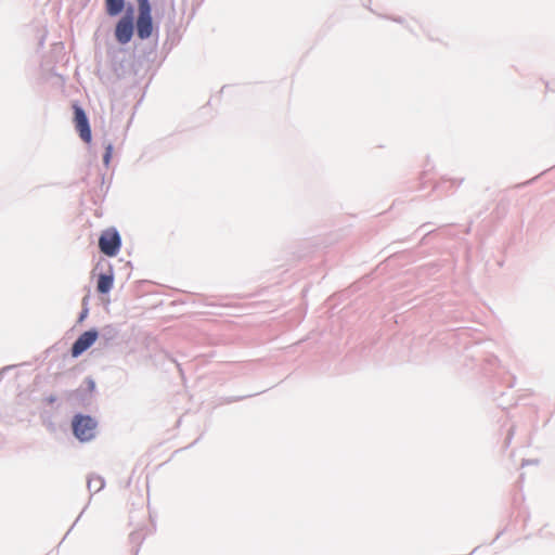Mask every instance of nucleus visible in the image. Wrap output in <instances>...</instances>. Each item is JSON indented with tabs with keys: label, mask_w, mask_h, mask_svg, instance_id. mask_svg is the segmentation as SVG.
<instances>
[{
	"label": "nucleus",
	"mask_w": 555,
	"mask_h": 555,
	"mask_svg": "<svg viewBox=\"0 0 555 555\" xmlns=\"http://www.w3.org/2000/svg\"><path fill=\"white\" fill-rule=\"evenodd\" d=\"M99 247L104 255L115 257L121 247V238L117 230L109 228L103 231L99 238Z\"/></svg>",
	"instance_id": "nucleus-1"
},
{
	"label": "nucleus",
	"mask_w": 555,
	"mask_h": 555,
	"mask_svg": "<svg viewBox=\"0 0 555 555\" xmlns=\"http://www.w3.org/2000/svg\"><path fill=\"white\" fill-rule=\"evenodd\" d=\"M96 423L90 416L77 415L73 420V430L80 441H89L94 438Z\"/></svg>",
	"instance_id": "nucleus-2"
},
{
	"label": "nucleus",
	"mask_w": 555,
	"mask_h": 555,
	"mask_svg": "<svg viewBox=\"0 0 555 555\" xmlns=\"http://www.w3.org/2000/svg\"><path fill=\"white\" fill-rule=\"evenodd\" d=\"M139 5V17L137 21V31L141 39L149 38L152 34V16L149 0H137Z\"/></svg>",
	"instance_id": "nucleus-3"
},
{
	"label": "nucleus",
	"mask_w": 555,
	"mask_h": 555,
	"mask_svg": "<svg viewBox=\"0 0 555 555\" xmlns=\"http://www.w3.org/2000/svg\"><path fill=\"white\" fill-rule=\"evenodd\" d=\"M74 108V121L76 130L79 132L80 138L89 143L91 141V129L85 111L77 104L73 105Z\"/></svg>",
	"instance_id": "nucleus-4"
},
{
	"label": "nucleus",
	"mask_w": 555,
	"mask_h": 555,
	"mask_svg": "<svg viewBox=\"0 0 555 555\" xmlns=\"http://www.w3.org/2000/svg\"><path fill=\"white\" fill-rule=\"evenodd\" d=\"M98 336L99 334L94 330L82 333L72 347V356L74 358L79 357L95 343Z\"/></svg>",
	"instance_id": "nucleus-5"
},
{
	"label": "nucleus",
	"mask_w": 555,
	"mask_h": 555,
	"mask_svg": "<svg viewBox=\"0 0 555 555\" xmlns=\"http://www.w3.org/2000/svg\"><path fill=\"white\" fill-rule=\"evenodd\" d=\"M133 35V23L130 16L122 17L116 25L115 36L118 42L127 43Z\"/></svg>",
	"instance_id": "nucleus-6"
},
{
	"label": "nucleus",
	"mask_w": 555,
	"mask_h": 555,
	"mask_svg": "<svg viewBox=\"0 0 555 555\" xmlns=\"http://www.w3.org/2000/svg\"><path fill=\"white\" fill-rule=\"evenodd\" d=\"M114 279L108 274H101L98 279L96 289L101 294H106L113 288Z\"/></svg>",
	"instance_id": "nucleus-7"
},
{
	"label": "nucleus",
	"mask_w": 555,
	"mask_h": 555,
	"mask_svg": "<svg viewBox=\"0 0 555 555\" xmlns=\"http://www.w3.org/2000/svg\"><path fill=\"white\" fill-rule=\"evenodd\" d=\"M106 12L111 16L119 14L125 5L124 0H105Z\"/></svg>",
	"instance_id": "nucleus-8"
},
{
	"label": "nucleus",
	"mask_w": 555,
	"mask_h": 555,
	"mask_svg": "<svg viewBox=\"0 0 555 555\" xmlns=\"http://www.w3.org/2000/svg\"><path fill=\"white\" fill-rule=\"evenodd\" d=\"M112 153H113V146L111 144H108L106 146V151H105V154H104V157H103L104 164L106 166H108V164L111 162Z\"/></svg>",
	"instance_id": "nucleus-9"
}]
</instances>
